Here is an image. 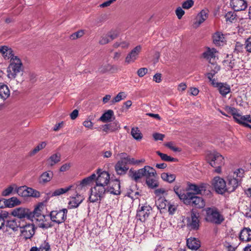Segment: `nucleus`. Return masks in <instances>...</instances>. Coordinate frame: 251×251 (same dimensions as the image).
Listing matches in <instances>:
<instances>
[{"label":"nucleus","instance_id":"57","mask_svg":"<svg viewBox=\"0 0 251 251\" xmlns=\"http://www.w3.org/2000/svg\"><path fill=\"white\" fill-rule=\"evenodd\" d=\"M225 110L229 114H231L233 116V117L235 116V115L238 113L237 109L234 107H230V106H226L225 107Z\"/></svg>","mask_w":251,"mask_h":251},{"label":"nucleus","instance_id":"45","mask_svg":"<svg viewBox=\"0 0 251 251\" xmlns=\"http://www.w3.org/2000/svg\"><path fill=\"white\" fill-rule=\"evenodd\" d=\"M156 153L158 155L162 160L168 162H174L176 161L177 159L176 158H173L170 156L166 154L161 153L159 151H157Z\"/></svg>","mask_w":251,"mask_h":251},{"label":"nucleus","instance_id":"1","mask_svg":"<svg viewBox=\"0 0 251 251\" xmlns=\"http://www.w3.org/2000/svg\"><path fill=\"white\" fill-rule=\"evenodd\" d=\"M97 174L98 176L95 179L96 185L91 189V194L89 198L90 202L93 203L100 202L104 197L106 192V187L110 179L109 174L105 171L98 169Z\"/></svg>","mask_w":251,"mask_h":251},{"label":"nucleus","instance_id":"40","mask_svg":"<svg viewBox=\"0 0 251 251\" xmlns=\"http://www.w3.org/2000/svg\"><path fill=\"white\" fill-rule=\"evenodd\" d=\"M113 116V111L110 109L108 110L101 115L100 118V120L102 122H108L111 121V118Z\"/></svg>","mask_w":251,"mask_h":251},{"label":"nucleus","instance_id":"2","mask_svg":"<svg viewBox=\"0 0 251 251\" xmlns=\"http://www.w3.org/2000/svg\"><path fill=\"white\" fill-rule=\"evenodd\" d=\"M204 219L206 222L215 225H221L225 220L223 211L216 206L205 208Z\"/></svg>","mask_w":251,"mask_h":251},{"label":"nucleus","instance_id":"62","mask_svg":"<svg viewBox=\"0 0 251 251\" xmlns=\"http://www.w3.org/2000/svg\"><path fill=\"white\" fill-rule=\"evenodd\" d=\"M110 40L107 34L102 36L99 41V43L101 45H105L110 42Z\"/></svg>","mask_w":251,"mask_h":251},{"label":"nucleus","instance_id":"30","mask_svg":"<svg viewBox=\"0 0 251 251\" xmlns=\"http://www.w3.org/2000/svg\"><path fill=\"white\" fill-rule=\"evenodd\" d=\"M21 226L20 221L16 219L7 221L6 225L7 227L11 229L14 231H17L19 227L21 228Z\"/></svg>","mask_w":251,"mask_h":251},{"label":"nucleus","instance_id":"52","mask_svg":"<svg viewBox=\"0 0 251 251\" xmlns=\"http://www.w3.org/2000/svg\"><path fill=\"white\" fill-rule=\"evenodd\" d=\"M84 34V31L83 30H80L75 32L70 36V39L72 40H75L77 38H79Z\"/></svg>","mask_w":251,"mask_h":251},{"label":"nucleus","instance_id":"44","mask_svg":"<svg viewBox=\"0 0 251 251\" xmlns=\"http://www.w3.org/2000/svg\"><path fill=\"white\" fill-rule=\"evenodd\" d=\"M148 186L151 189L155 188L158 186V182L156 179L155 176L151 178H148L146 180Z\"/></svg>","mask_w":251,"mask_h":251},{"label":"nucleus","instance_id":"60","mask_svg":"<svg viewBox=\"0 0 251 251\" xmlns=\"http://www.w3.org/2000/svg\"><path fill=\"white\" fill-rule=\"evenodd\" d=\"M184 13V11L180 7H177L176 10V14L178 19H181Z\"/></svg>","mask_w":251,"mask_h":251},{"label":"nucleus","instance_id":"51","mask_svg":"<svg viewBox=\"0 0 251 251\" xmlns=\"http://www.w3.org/2000/svg\"><path fill=\"white\" fill-rule=\"evenodd\" d=\"M245 49L244 45L239 42H237L235 47L234 53L239 54L243 52Z\"/></svg>","mask_w":251,"mask_h":251},{"label":"nucleus","instance_id":"39","mask_svg":"<svg viewBox=\"0 0 251 251\" xmlns=\"http://www.w3.org/2000/svg\"><path fill=\"white\" fill-rule=\"evenodd\" d=\"M129 169L127 166H125L123 165L119 161L117 162L115 166V170L118 175H123L126 173L127 171Z\"/></svg>","mask_w":251,"mask_h":251},{"label":"nucleus","instance_id":"59","mask_svg":"<svg viewBox=\"0 0 251 251\" xmlns=\"http://www.w3.org/2000/svg\"><path fill=\"white\" fill-rule=\"evenodd\" d=\"M244 170L242 169H237L234 173V175H236V178L240 179V181L241 178L244 176Z\"/></svg>","mask_w":251,"mask_h":251},{"label":"nucleus","instance_id":"32","mask_svg":"<svg viewBox=\"0 0 251 251\" xmlns=\"http://www.w3.org/2000/svg\"><path fill=\"white\" fill-rule=\"evenodd\" d=\"M61 160V154L57 152L52 154L47 160L48 164L50 166H53Z\"/></svg>","mask_w":251,"mask_h":251},{"label":"nucleus","instance_id":"58","mask_svg":"<svg viewBox=\"0 0 251 251\" xmlns=\"http://www.w3.org/2000/svg\"><path fill=\"white\" fill-rule=\"evenodd\" d=\"M211 63V66H210V68L211 69V71L214 73L215 74H217L220 70V66L218 64L214 63V62H212Z\"/></svg>","mask_w":251,"mask_h":251},{"label":"nucleus","instance_id":"21","mask_svg":"<svg viewBox=\"0 0 251 251\" xmlns=\"http://www.w3.org/2000/svg\"><path fill=\"white\" fill-rule=\"evenodd\" d=\"M207 185L205 183H201L199 185H197L195 184H190L189 185V189L190 190L193 191L195 195L197 194H200L203 191H205L206 190Z\"/></svg>","mask_w":251,"mask_h":251},{"label":"nucleus","instance_id":"28","mask_svg":"<svg viewBox=\"0 0 251 251\" xmlns=\"http://www.w3.org/2000/svg\"><path fill=\"white\" fill-rule=\"evenodd\" d=\"M83 200V196L77 194L75 197H73L69 202V206L70 208L77 207Z\"/></svg>","mask_w":251,"mask_h":251},{"label":"nucleus","instance_id":"13","mask_svg":"<svg viewBox=\"0 0 251 251\" xmlns=\"http://www.w3.org/2000/svg\"><path fill=\"white\" fill-rule=\"evenodd\" d=\"M151 208L148 205H144L139 208L137 210L136 217L140 221L145 222L148 218Z\"/></svg>","mask_w":251,"mask_h":251},{"label":"nucleus","instance_id":"6","mask_svg":"<svg viewBox=\"0 0 251 251\" xmlns=\"http://www.w3.org/2000/svg\"><path fill=\"white\" fill-rule=\"evenodd\" d=\"M68 210L66 208L52 210L50 213V219L54 224L60 225L65 222Z\"/></svg>","mask_w":251,"mask_h":251},{"label":"nucleus","instance_id":"56","mask_svg":"<svg viewBox=\"0 0 251 251\" xmlns=\"http://www.w3.org/2000/svg\"><path fill=\"white\" fill-rule=\"evenodd\" d=\"M194 5L193 0H187L184 1L182 4V7L184 9H189Z\"/></svg>","mask_w":251,"mask_h":251},{"label":"nucleus","instance_id":"47","mask_svg":"<svg viewBox=\"0 0 251 251\" xmlns=\"http://www.w3.org/2000/svg\"><path fill=\"white\" fill-rule=\"evenodd\" d=\"M126 95L125 92H121L119 93L116 97H115L110 101L111 104H114L116 102L120 101L121 100L126 98Z\"/></svg>","mask_w":251,"mask_h":251},{"label":"nucleus","instance_id":"15","mask_svg":"<svg viewBox=\"0 0 251 251\" xmlns=\"http://www.w3.org/2000/svg\"><path fill=\"white\" fill-rule=\"evenodd\" d=\"M239 239L242 242L251 241V229L249 227H243L239 233Z\"/></svg>","mask_w":251,"mask_h":251},{"label":"nucleus","instance_id":"55","mask_svg":"<svg viewBox=\"0 0 251 251\" xmlns=\"http://www.w3.org/2000/svg\"><path fill=\"white\" fill-rule=\"evenodd\" d=\"M119 32L117 30H111L108 33L107 35L110 40V41L116 39L119 36Z\"/></svg>","mask_w":251,"mask_h":251},{"label":"nucleus","instance_id":"11","mask_svg":"<svg viewBox=\"0 0 251 251\" xmlns=\"http://www.w3.org/2000/svg\"><path fill=\"white\" fill-rule=\"evenodd\" d=\"M11 214L20 219H26L29 220L31 217V210L25 207H21L14 209L11 212Z\"/></svg>","mask_w":251,"mask_h":251},{"label":"nucleus","instance_id":"16","mask_svg":"<svg viewBox=\"0 0 251 251\" xmlns=\"http://www.w3.org/2000/svg\"><path fill=\"white\" fill-rule=\"evenodd\" d=\"M233 118L237 123L243 125L246 127H251L249 124L246 123V122L251 123V117L250 115H247L242 116L240 114L237 113Z\"/></svg>","mask_w":251,"mask_h":251},{"label":"nucleus","instance_id":"26","mask_svg":"<svg viewBox=\"0 0 251 251\" xmlns=\"http://www.w3.org/2000/svg\"><path fill=\"white\" fill-rule=\"evenodd\" d=\"M72 187H73L72 185H70V186L65 187V188H61L57 189L55 190L52 192H49V193H47L48 197L49 198H50V197H53L60 196V195L68 192L69 190H70L71 189V188Z\"/></svg>","mask_w":251,"mask_h":251},{"label":"nucleus","instance_id":"46","mask_svg":"<svg viewBox=\"0 0 251 251\" xmlns=\"http://www.w3.org/2000/svg\"><path fill=\"white\" fill-rule=\"evenodd\" d=\"M6 206L8 207H12L20 203V201L16 197H12L8 200H6Z\"/></svg>","mask_w":251,"mask_h":251},{"label":"nucleus","instance_id":"8","mask_svg":"<svg viewBox=\"0 0 251 251\" xmlns=\"http://www.w3.org/2000/svg\"><path fill=\"white\" fill-rule=\"evenodd\" d=\"M207 160L212 167L223 165L224 164V158L223 156L216 151L208 154Z\"/></svg>","mask_w":251,"mask_h":251},{"label":"nucleus","instance_id":"7","mask_svg":"<svg viewBox=\"0 0 251 251\" xmlns=\"http://www.w3.org/2000/svg\"><path fill=\"white\" fill-rule=\"evenodd\" d=\"M212 184L218 194H223L226 192V183L223 178L219 176L214 177Z\"/></svg>","mask_w":251,"mask_h":251},{"label":"nucleus","instance_id":"41","mask_svg":"<svg viewBox=\"0 0 251 251\" xmlns=\"http://www.w3.org/2000/svg\"><path fill=\"white\" fill-rule=\"evenodd\" d=\"M168 203L167 201L163 197L159 198L155 201V205L159 209H165Z\"/></svg>","mask_w":251,"mask_h":251},{"label":"nucleus","instance_id":"61","mask_svg":"<svg viewBox=\"0 0 251 251\" xmlns=\"http://www.w3.org/2000/svg\"><path fill=\"white\" fill-rule=\"evenodd\" d=\"M13 190V187L12 186H9L2 191V195L3 196H7L9 195L11 193H12Z\"/></svg>","mask_w":251,"mask_h":251},{"label":"nucleus","instance_id":"49","mask_svg":"<svg viewBox=\"0 0 251 251\" xmlns=\"http://www.w3.org/2000/svg\"><path fill=\"white\" fill-rule=\"evenodd\" d=\"M7 212L0 210V230L4 225L5 219L7 218Z\"/></svg>","mask_w":251,"mask_h":251},{"label":"nucleus","instance_id":"29","mask_svg":"<svg viewBox=\"0 0 251 251\" xmlns=\"http://www.w3.org/2000/svg\"><path fill=\"white\" fill-rule=\"evenodd\" d=\"M10 96V90L7 85L0 83V98L5 100Z\"/></svg>","mask_w":251,"mask_h":251},{"label":"nucleus","instance_id":"23","mask_svg":"<svg viewBox=\"0 0 251 251\" xmlns=\"http://www.w3.org/2000/svg\"><path fill=\"white\" fill-rule=\"evenodd\" d=\"M53 174L52 171H49L42 173L39 178V182L41 184H45L50 182L52 178Z\"/></svg>","mask_w":251,"mask_h":251},{"label":"nucleus","instance_id":"34","mask_svg":"<svg viewBox=\"0 0 251 251\" xmlns=\"http://www.w3.org/2000/svg\"><path fill=\"white\" fill-rule=\"evenodd\" d=\"M144 170V176L146 177V180L148 178H151L156 175L155 170L149 166H145L143 168Z\"/></svg>","mask_w":251,"mask_h":251},{"label":"nucleus","instance_id":"4","mask_svg":"<svg viewBox=\"0 0 251 251\" xmlns=\"http://www.w3.org/2000/svg\"><path fill=\"white\" fill-rule=\"evenodd\" d=\"M10 63L7 68V76L13 79L16 78L17 75L23 72L24 67L21 59L18 56L11 58Z\"/></svg>","mask_w":251,"mask_h":251},{"label":"nucleus","instance_id":"19","mask_svg":"<svg viewBox=\"0 0 251 251\" xmlns=\"http://www.w3.org/2000/svg\"><path fill=\"white\" fill-rule=\"evenodd\" d=\"M217 52V50L214 48H207L206 50L203 52L202 57L208 60L209 63H211L215 60Z\"/></svg>","mask_w":251,"mask_h":251},{"label":"nucleus","instance_id":"12","mask_svg":"<svg viewBox=\"0 0 251 251\" xmlns=\"http://www.w3.org/2000/svg\"><path fill=\"white\" fill-rule=\"evenodd\" d=\"M142 50V47L138 45L134 48L126 55L125 58V62L127 64H130L134 62L137 59L139 53Z\"/></svg>","mask_w":251,"mask_h":251},{"label":"nucleus","instance_id":"27","mask_svg":"<svg viewBox=\"0 0 251 251\" xmlns=\"http://www.w3.org/2000/svg\"><path fill=\"white\" fill-rule=\"evenodd\" d=\"M187 246L192 250L196 251L201 247L200 241L195 238H190L187 240Z\"/></svg>","mask_w":251,"mask_h":251},{"label":"nucleus","instance_id":"38","mask_svg":"<svg viewBox=\"0 0 251 251\" xmlns=\"http://www.w3.org/2000/svg\"><path fill=\"white\" fill-rule=\"evenodd\" d=\"M217 88L220 94L224 97L230 92V87L226 83L221 82Z\"/></svg>","mask_w":251,"mask_h":251},{"label":"nucleus","instance_id":"25","mask_svg":"<svg viewBox=\"0 0 251 251\" xmlns=\"http://www.w3.org/2000/svg\"><path fill=\"white\" fill-rule=\"evenodd\" d=\"M120 163H121L123 165L125 166H127V165H138L140 163L145 162L144 159L141 160H135L134 158H122V159H120L118 161Z\"/></svg>","mask_w":251,"mask_h":251},{"label":"nucleus","instance_id":"18","mask_svg":"<svg viewBox=\"0 0 251 251\" xmlns=\"http://www.w3.org/2000/svg\"><path fill=\"white\" fill-rule=\"evenodd\" d=\"M208 10H202L197 16L196 21L194 23L195 27H199L208 18Z\"/></svg>","mask_w":251,"mask_h":251},{"label":"nucleus","instance_id":"20","mask_svg":"<svg viewBox=\"0 0 251 251\" xmlns=\"http://www.w3.org/2000/svg\"><path fill=\"white\" fill-rule=\"evenodd\" d=\"M96 178V175L93 173L91 176L83 179L79 184L76 185L77 190H82L83 188L91 184Z\"/></svg>","mask_w":251,"mask_h":251},{"label":"nucleus","instance_id":"64","mask_svg":"<svg viewBox=\"0 0 251 251\" xmlns=\"http://www.w3.org/2000/svg\"><path fill=\"white\" fill-rule=\"evenodd\" d=\"M148 73V69L146 68H141L138 69L137 74L140 77H143Z\"/></svg>","mask_w":251,"mask_h":251},{"label":"nucleus","instance_id":"3","mask_svg":"<svg viewBox=\"0 0 251 251\" xmlns=\"http://www.w3.org/2000/svg\"><path fill=\"white\" fill-rule=\"evenodd\" d=\"M179 198L187 205H190L197 208H201L205 206V202L203 199L190 192L186 194H178Z\"/></svg>","mask_w":251,"mask_h":251},{"label":"nucleus","instance_id":"14","mask_svg":"<svg viewBox=\"0 0 251 251\" xmlns=\"http://www.w3.org/2000/svg\"><path fill=\"white\" fill-rule=\"evenodd\" d=\"M230 5L235 11L245 10L248 7L247 1L245 0H231Z\"/></svg>","mask_w":251,"mask_h":251},{"label":"nucleus","instance_id":"50","mask_svg":"<svg viewBox=\"0 0 251 251\" xmlns=\"http://www.w3.org/2000/svg\"><path fill=\"white\" fill-rule=\"evenodd\" d=\"M236 14L233 11H229L225 16L226 22H232L236 18Z\"/></svg>","mask_w":251,"mask_h":251},{"label":"nucleus","instance_id":"22","mask_svg":"<svg viewBox=\"0 0 251 251\" xmlns=\"http://www.w3.org/2000/svg\"><path fill=\"white\" fill-rule=\"evenodd\" d=\"M0 52L5 59H10L11 58L15 57L13 53L12 50L6 46L0 47Z\"/></svg>","mask_w":251,"mask_h":251},{"label":"nucleus","instance_id":"31","mask_svg":"<svg viewBox=\"0 0 251 251\" xmlns=\"http://www.w3.org/2000/svg\"><path fill=\"white\" fill-rule=\"evenodd\" d=\"M144 171L143 168L139 169L137 171L130 170L129 171V176L133 180L137 182L140 178L144 176Z\"/></svg>","mask_w":251,"mask_h":251},{"label":"nucleus","instance_id":"42","mask_svg":"<svg viewBox=\"0 0 251 251\" xmlns=\"http://www.w3.org/2000/svg\"><path fill=\"white\" fill-rule=\"evenodd\" d=\"M161 178L169 183H172L174 182L176 178L175 174H171L169 173H163L161 175Z\"/></svg>","mask_w":251,"mask_h":251},{"label":"nucleus","instance_id":"9","mask_svg":"<svg viewBox=\"0 0 251 251\" xmlns=\"http://www.w3.org/2000/svg\"><path fill=\"white\" fill-rule=\"evenodd\" d=\"M199 213L192 210L191 217L187 218V226L191 229L197 230L199 228L200 220Z\"/></svg>","mask_w":251,"mask_h":251},{"label":"nucleus","instance_id":"33","mask_svg":"<svg viewBox=\"0 0 251 251\" xmlns=\"http://www.w3.org/2000/svg\"><path fill=\"white\" fill-rule=\"evenodd\" d=\"M50 244L44 241L39 246V248L37 247H32L30 249L29 251H50Z\"/></svg>","mask_w":251,"mask_h":251},{"label":"nucleus","instance_id":"24","mask_svg":"<svg viewBox=\"0 0 251 251\" xmlns=\"http://www.w3.org/2000/svg\"><path fill=\"white\" fill-rule=\"evenodd\" d=\"M120 187V181L116 179L113 182L112 186L108 189V188H106V192L115 195H119L121 193Z\"/></svg>","mask_w":251,"mask_h":251},{"label":"nucleus","instance_id":"35","mask_svg":"<svg viewBox=\"0 0 251 251\" xmlns=\"http://www.w3.org/2000/svg\"><path fill=\"white\" fill-rule=\"evenodd\" d=\"M144 170V176L146 177V180L148 178H151L156 175L155 170L149 166H145L143 168Z\"/></svg>","mask_w":251,"mask_h":251},{"label":"nucleus","instance_id":"17","mask_svg":"<svg viewBox=\"0 0 251 251\" xmlns=\"http://www.w3.org/2000/svg\"><path fill=\"white\" fill-rule=\"evenodd\" d=\"M240 183V179L236 178L234 176L233 177H229L226 184V192H232L234 191Z\"/></svg>","mask_w":251,"mask_h":251},{"label":"nucleus","instance_id":"37","mask_svg":"<svg viewBox=\"0 0 251 251\" xmlns=\"http://www.w3.org/2000/svg\"><path fill=\"white\" fill-rule=\"evenodd\" d=\"M225 38L223 34L219 32H216L213 36V41L215 45L221 46L223 45Z\"/></svg>","mask_w":251,"mask_h":251},{"label":"nucleus","instance_id":"53","mask_svg":"<svg viewBox=\"0 0 251 251\" xmlns=\"http://www.w3.org/2000/svg\"><path fill=\"white\" fill-rule=\"evenodd\" d=\"M16 192L19 196L23 197H26V186H21L18 188Z\"/></svg>","mask_w":251,"mask_h":251},{"label":"nucleus","instance_id":"43","mask_svg":"<svg viewBox=\"0 0 251 251\" xmlns=\"http://www.w3.org/2000/svg\"><path fill=\"white\" fill-rule=\"evenodd\" d=\"M131 134L133 138L136 140H140L143 137L142 134L137 127L132 128Z\"/></svg>","mask_w":251,"mask_h":251},{"label":"nucleus","instance_id":"54","mask_svg":"<svg viewBox=\"0 0 251 251\" xmlns=\"http://www.w3.org/2000/svg\"><path fill=\"white\" fill-rule=\"evenodd\" d=\"M109 124V126L111 127V132L118 130L120 128V125L117 121H115Z\"/></svg>","mask_w":251,"mask_h":251},{"label":"nucleus","instance_id":"10","mask_svg":"<svg viewBox=\"0 0 251 251\" xmlns=\"http://www.w3.org/2000/svg\"><path fill=\"white\" fill-rule=\"evenodd\" d=\"M35 229L32 224L22 225L20 228L21 235L25 240L31 239L35 233Z\"/></svg>","mask_w":251,"mask_h":251},{"label":"nucleus","instance_id":"5","mask_svg":"<svg viewBox=\"0 0 251 251\" xmlns=\"http://www.w3.org/2000/svg\"><path fill=\"white\" fill-rule=\"evenodd\" d=\"M43 208V204L41 203L36 206L33 211H31V219L29 220L32 221H39L40 223L38 226L43 228H48L51 226V225L44 223L45 216L42 213V210Z\"/></svg>","mask_w":251,"mask_h":251},{"label":"nucleus","instance_id":"36","mask_svg":"<svg viewBox=\"0 0 251 251\" xmlns=\"http://www.w3.org/2000/svg\"><path fill=\"white\" fill-rule=\"evenodd\" d=\"M236 64V59L233 57L227 58L223 61V65L228 70H232Z\"/></svg>","mask_w":251,"mask_h":251},{"label":"nucleus","instance_id":"48","mask_svg":"<svg viewBox=\"0 0 251 251\" xmlns=\"http://www.w3.org/2000/svg\"><path fill=\"white\" fill-rule=\"evenodd\" d=\"M47 145L46 142H42L35 147L30 152V155H33L37 153L39 151L45 148Z\"/></svg>","mask_w":251,"mask_h":251},{"label":"nucleus","instance_id":"63","mask_svg":"<svg viewBox=\"0 0 251 251\" xmlns=\"http://www.w3.org/2000/svg\"><path fill=\"white\" fill-rule=\"evenodd\" d=\"M245 48L247 51L251 52V37L246 40Z\"/></svg>","mask_w":251,"mask_h":251}]
</instances>
